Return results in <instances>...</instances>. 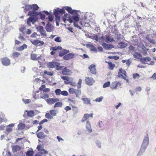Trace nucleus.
<instances>
[{
  "label": "nucleus",
  "instance_id": "nucleus-1",
  "mask_svg": "<svg viewBox=\"0 0 156 156\" xmlns=\"http://www.w3.org/2000/svg\"><path fill=\"white\" fill-rule=\"evenodd\" d=\"M149 143V139L148 134H147V136L144 137L143 143L140 149L137 154V156H141L143 154L148 146Z\"/></svg>",
  "mask_w": 156,
  "mask_h": 156
},
{
  "label": "nucleus",
  "instance_id": "nucleus-2",
  "mask_svg": "<svg viewBox=\"0 0 156 156\" xmlns=\"http://www.w3.org/2000/svg\"><path fill=\"white\" fill-rule=\"evenodd\" d=\"M87 19V17L85 15H84L82 18H80V23L81 26L86 27H89L90 26V23L88 22H87L85 21Z\"/></svg>",
  "mask_w": 156,
  "mask_h": 156
},
{
  "label": "nucleus",
  "instance_id": "nucleus-3",
  "mask_svg": "<svg viewBox=\"0 0 156 156\" xmlns=\"http://www.w3.org/2000/svg\"><path fill=\"white\" fill-rule=\"evenodd\" d=\"M71 18L73 20V22H74V26L79 29H81V27L78 25L77 23L79 20V18L78 15L72 16Z\"/></svg>",
  "mask_w": 156,
  "mask_h": 156
},
{
  "label": "nucleus",
  "instance_id": "nucleus-4",
  "mask_svg": "<svg viewBox=\"0 0 156 156\" xmlns=\"http://www.w3.org/2000/svg\"><path fill=\"white\" fill-rule=\"evenodd\" d=\"M101 42L102 43L105 42L107 43L112 42L113 40L111 36L106 35L105 37L102 36L101 37Z\"/></svg>",
  "mask_w": 156,
  "mask_h": 156
},
{
  "label": "nucleus",
  "instance_id": "nucleus-5",
  "mask_svg": "<svg viewBox=\"0 0 156 156\" xmlns=\"http://www.w3.org/2000/svg\"><path fill=\"white\" fill-rule=\"evenodd\" d=\"M121 86V83L119 82L115 81L112 82L110 85V88L113 90H116Z\"/></svg>",
  "mask_w": 156,
  "mask_h": 156
},
{
  "label": "nucleus",
  "instance_id": "nucleus-6",
  "mask_svg": "<svg viewBox=\"0 0 156 156\" xmlns=\"http://www.w3.org/2000/svg\"><path fill=\"white\" fill-rule=\"evenodd\" d=\"M32 43L37 47L41 46L44 44V42L38 40H32L30 41Z\"/></svg>",
  "mask_w": 156,
  "mask_h": 156
},
{
  "label": "nucleus",
  "instance_id": "nucleus-7",
  "mask_svg": "<svg viewBox=\"0 0 156 156\" xmlns=\"http://www.w3.org/2000/svg\"><path fill=\"white\" fill-rule=\"evenodd\" d=\"M65 9L72 15H78V11L76 10H72V8L69 6H65L64 7Z\"/></svg>",
  "mask_w": 156,
  "mask_h": 156
},
{
  "label": "nucleus",
  "instance_id": "nucleus-8",
  "mask_svg": "<svg viewBox=\"0 0 156 156\" xmlns=\"http://www.w3.org/2000/svg\"><path fill=\"white\" fill-rule=\"evenodd\" d=\"M2 64L4 66H8L10 65V60L7 57H5L1 59Z\"/></svg>",
  "mask_w": 156,
  "mask_h": 156
},
{
  "label": "nucleus",
  "instance_id": "nucleus-9",
  "mask_svg": "<svg viewBox=\"0 0 156 156\" xmlns=\"http://www.w3.org/2000/svg\"><path fill=\"white\" fill-rule=\"evenodd\" d=\"M85 81L86 83L88 85H92L95 82L94 80L91 77H86Z\"/></svg>",
  "mask_w": 156,
  "mask_h": 156
},
{
  "label": "nucleus",
  "instance_id": "nucleus-10",
  "mask_svg": "<svg viewBox=\"0 0 156 156\" xmlns=\"http://www.w3.org/2000/svg\"><path fill=\"white\" fill-rule=\"evenodd\" d=\"M69 17V15L66 13L64 14V16L62 18V20L64 22H66V20L68 21L70 23H73V20L71 18Z\"/></svg>",
  "mask_w": 156,
  "mask_h": 156
},
{
  "label": "nucleus",
  "instance_id": "nucleus-11",
  "mask_svg": "<svg viewBox=\"0 0 156 156\" xmlns=\"http://www.w3.org/2000/svg\"><path fill=\"white\" fill-rule=\"evenodd\" d=\"M75 57L74 54L72 53H69L64 55L63 58L66 60H71L73 58Z\"/></svg>",
  "mask_w": 156,
  "mask_h": 156
},
{
  "label": "nucleus",
  "instance_id": "nucleus-12",
  "mask_svg": "<svg viewBox=\"0 0 156 156\" xmlns=\"http://www.w3.org/2000/svg\"><path fill=\"white\" fill-rule=\"evenodd\" d=\"M93 39L96 40L100 43L101 42V35L100 34H93Z\"/></svg>",
  "mask_w": 156,
  "mask_h": 156
},
{
  "label": "nucleus",
  "instance_id": "nucleus-13",
  "mask_svg": "<svg viewBox=\"0 0 156 156\" xmlns=\"http://www.w3.org/2000/svg\"><path fill=\"white\" fill-rule=\"evenodd\" d=\"M59 99L58 98H49L46 100V102L49 104H52L55 102L59 101Z\"/></svg>",
  "mask_w": 156,
  "mask_h": 156
},
{
  "label": "nucleus",
  "instance_id": "nucleus-14",
  "mask_svg": "<svg viewBox=\"0 0 156 156\" xmlns=\"http://www.w3.org/2000/svg\"><path fill=\"white\" fill-rule=\"evenodd\" d=\"M54 28V26L49 23L47 24L45 27V29L48 32H51L52 31Z\"/></svg>",
  "mask_w": 156,
  "mask_h": 156
},
{
  "label": "nucleus",
  "instance_id": "nucleus-15",
  "mask_svg": "<svg viewBox=\"0 0 156 156\" xmlns=\"http://www.w3.org/2000/svg\"><path fill=\"white\" fill-rule=\"evenodd\" d=\"M62 73L65 75H71L72 73V72L70 70L65 67L62 70Z\"/></svg>",
  "mask_w": 156,
  "mask_h": 156
},
{
  "label": "nucleus",
  "instance_id": "nucleus-16",
  "mask_svg": "<svg viewBox=\"0 0 156 156\" xmlns=\"http://www.w3.org/2000/svg\"><path fill=\"white\" fill-rule=\"evenodd\" d=\"M88 68L90 70L91 73L94 75L96 74V70L95 65L92 64Z\"/></svg>",
  "mask_w": 156,
  "mask_h": 156
},
{
  "label": "nucleus",
  "instance_id": "nucleus-17",
  "mask_svg": "<svg viewBox=\"0 0 156 156\" xmlns=\"http://www.w3.org/2000/svg\"><path fill=\"white\" fill-rule=\"evenodd\" d=\"M60 64L59 63L56 62H49L48 64V66L50 68H55L56 66L58 65H60Z\"/></svg>",
  "mask_w": 156,
  "mask_h": 156
},
{
  "label": "nucleus",
  "instance_id": "nucleus-18",
  "mask_svg": "<svg viewBox=\"0 0 156 156\" xmlns=\"http://www.w3.org/2000/svg\"><path fill=\"white\" fill-rule=\"evenodd\" d=\"M103 47L106 50H110L114 48V46L110 44H108L106 43H104L102 44Z\"/></svg>",
  "mask_w": 156,
  "mask_h": 156
},
{
  "label": "nucleus",
  "instance_id": "nucleus-19",
  "mask_svg": "<svg viewBox=\"0 0 156 156\" xmlns=\"http://www.w3.org/2000/svg\"><path fill=\"white\" fill-rule=\"evenodd\" d=\"M36 20L32 16L30 17L27 20V24L29 26H31L30 22L32 24H34L36 22Z\"/></svg>",
  "mask_w": 156,
  "mask_h": 156
},
{
  "label": "nucleus",
  "instance_id": "nucleus-20",
  "mask_svg": "<svg viewBox=\"0 0 156 156\" xmlns=\"http://www.w3.org/2000/svg\"><path fill=\"white\" fill-rule=\"evenodd\" d=\"M87 46L88 48L91 51L97 52V50L95 47L92 44H87Z\"/></svg>",
  "mask_w": 156,
  "mask_h": 156
},
{
  "label": "nucleus",
  "instance_id": "nucleus-21",
  "mask_svg": "<svg viewBox=\"0 0 156 156\" xmlns=\"http://www.w3.org/2000/svg\"><path fill=\"white\" fill-rule=\"evenodd\" d=\"M31 59L33 60H37L39 59L41 57V55H39L37 56V55L35 54H31L30 55Z\"/></svg>",
  "mask_w": 156,
  "mask_h": 156
},
{
  "label": "nucleus",
  "instance_id": "nucleus-22",
  "mask_svg": "<svg viewBox=\"0 0 156 156\" xmlns=\"http://www.w3.org/2000/svg\"><path fill=\"white\" fill-rule=\"evenodd\" d=\"M132 54L133 55V57L136 59H139L141 58L142 57V55L140 54L136 51H134L132 53Z\"/></svg>",
  "mask_w": 156,
  "mask_h": 156
},
{
  "label": "nucleus",
  "instance_id": "nucleus-23",
  "mask_svg": "<svg viewBox=\"0 0 156 156\" xmlns=\"http://www.w3.org/2000/svg\"><path fill=\"white\" fill-rule=\"evenodd\" d=\"M28 15L32 16H34L38 15V12H36L35 10H33L28 12Z\"/></svg>",
  "mask_w": 156,
  "mask_h": 156
},
{
  "label": "nucleus",
  "instance_id": "nucleus-24",
  "mask_svg": "<svg viewBox=\"0 0 156 156\" xmlns=\"http://www.w3.org/2000/svg\"><path fill=\"white\" fill-rule=\"evenodd\" d=\"M86 128L88 132L91 133L92 132V129L91 127L90 123L88 121H87Z\"/></svg>",
  "mask_w": 156,
  "mask_h": 156
},
{
  "label": "nucleus",
  "instance_id": "nucleus-25",
  "mask_svg": "<svg viewBox=\"0 0 156 156\" xmlns=\"http://www.w3.org/2000/svg\"><path fill=\"white\" fill-rule=\"evenodd\" d=\"M25 112H27V115L29 117H32L34 115V111L33 110H31L29 111L28 110H26Z\"/></svg>",
  "mask_w": 156,
  "mask_h": 156
},
{
  "label": "nucleus",
  "instance_id": "nucleus-26",
  "mask_svg": "<svg viewBox=\"0 0 156 156\" xmlns=\"http://www.w3.org/2000/svg\"><path fill=\"white\" fill-rule=\"evenodd\" d=\"M37 136L39 138L42 139L46 136V135H44L43 132H40L37 134Z\"/></svg>",
  "mask_w": 156,
  "mask_h": 156
},
{
  "label": "nucleus",
  "instance_id": "nucleus-27",
  "mask_svg": "<svg viewBox=\"0 0 156 156\" xmlns=\"http://www.w3.org/2000/svg\"><path fill=\"white\" fill-rule=\"evenodd\" d=\"M32 7H33V6H32L31 5H26L25 6V9L24 10V12H26L32 9Z\"/></svg>",
  "mask_w": 156,
  "mask_h": 156
},
{
  "label": "nucleus",
  "instance_id": "nucleus-28",
  "mask_svg": "<svg viewBox=\"0 0 156 156\" xmlns=\"http://www.w3.org/2000/svg\"><path fill=\"white\" fill-rule=\"evenodd\" d=\"M20 149V147L18 145L14 146L12 147V150L13 152H16L19 151Z\"/></svg>",
  "mask_w": 156,
  "mask_h": 156
},
{
  "label": "nucleus",
  "instance_id": "nucleus-29",
  "mask_svg": "<svg viewBox=\"0 0 156 156\" xmlns=\"http://www.w3.org/2000/svg\"><path fill=\"white\" fill-rule=\"evenodd\" d=\"M126 45L127 44L125 43L121 42L119 43V47L121 48H125Z\"/></svg>",
  "mask_w": 156,
  "mask_h": 156
},
{
  "label": "nucleus",
  "instance_id": "nucleus-30",
  "mask_svg": "<svg viewBox=\"0 0 156 156\" xmlns=\"http://www.w3.org/2000/svg\"><path fill=\"white\" fill-rule=\"evenodd\" d=\"M62 103L61 102H56L54 106V108H55L57 107H62Z\"/></svg>",
  "mask_w": 156,
  "mask_h": 156
},
{
  "label": "nucleus",
  "instance_id": "nucleus-31",
  "mask_svg": "<svg viewBox=\"0 0 156 156\" xmlns=\"http://www.w3.org/2000/svg\"><path fill=\"white\" fill-rule=\"evenodd\" d=\"M25 125L24 123H20L18 125V127L19 129H22L25 127Z\"/></svg>",
  "mask_w": 156,
  "mask_h": 156
},
{
  "label": "nucleus",
  "instance_id": "nucleus-32",
  "mask_svg": "<svg viewBox=\"0 0 156 156\" xmlns=\"http://www.w3.org/2000/svg\"><path fill=\"white\" fill-rule=\"evenodd\" d=\"M34 153V151H28L26 153V155L27 156H33Z\"/></svg>",
  "mask_w": 156,
  "mask_h": 156
},
{
  "label": "nucleus",
  "instance_id": "nucleus-33",
  "mask_svg": "<svg viewBox=\"0 0 156 156\" xmlns=\"http://www.w3.org/2000/svg\"><path fill=\"white\" fill-rule=\"evenodd\" d=\"M82 100H83L84 102V103L86 104H90V101L89 99L88 98H82Z\"/></svg>",
  "mask_w": 156,
  "mask_h": 156
},
{
  "label": "nucleus",
  "instance_id": "nucleus-34",
  "mask_svg": "<svg viewBox=\"0 0 156 156\" xmlns=\"http://www.w3.org/2000/svg\"><path fill=\"white\" fill-rule=\"evenodd\" d=\"M119 73L120 74H122V75L124 74L125 76H126V72L124 70L122 69H119V71L118 73Z\"/></svg>",
  "mask_w": 156,
  "mask_h": 156
},
{
  "label": "nucleus",
  "instance_id": "nucleus-35",
  "mask_svg": "<svg viewBox=\"0 0 156 156\" xmlns=\"http://www.w3.org/2000/svg\"><path fill=\"white\" fill-rule=\"evenodd\" d=\"M33 7H32V9L34 10H37L38 9L39 7L36 4H34L31 5Z\"/></svg>",
  "mask_w": 156,
  "mask_h": 156
},
{
  "label": "nucleus",
  "instance_id": "nucleus-36",
  "mask_svg": "<svg viewBox=\"0 0 156 156\" xmlns=\"http://www.w3.org/2000/svg\"><path fill=\"white\" fill-rule=\"evenodd\" d=\"M82 82V80L81 79H80L79 80L77 84H76V86L78 89L80 88L81 87Z\"/></svg>",
  "mask_w": 156,
  "mask_h": 156
},
{
  "label": "nucleus",
  "instance_id": "nucleus-37",
  "mask_svg": "<svg viewBox=\"0 0 156 156\" xmlns=\"http://www.w3.org/2000/svg\"><path fill=\"white\" fill-rule=\"evenodd\" d=\"M118 77L119 78H123V79L126 80L127 82H128L129 80L128 79H126V77L122 75V74H120L119 73H118Z\"/></svg>",
  "mask_w": 156,
  "mask_h": 156
},
{
  "label": "nucleus",
  "instance_id": "nucleus-38",
  "mask_svg": "<svg viewBox=\"0 0 156 156\" xmlns=\"http://www.w3.org/2000/svg\"><path fill=\"white\" fill-rule=\"evenodd\" d=\"M81 93V90H76L75 92V94L76 96L77 97H78L80 95Z\"/></svg>",
  "mask_w": 156,
  "mask_h": 156
},
{
  "label": "nucleus",
  "instance_id": "nucleus-39",
  "mask_svg": "<svg viewBox=\"0 0 156 156\" xmlns=\"http://www.w3.org/2000/svg\"><path fill=\"white\" fill-rule=\"evenodd\" d=\"M45 116L47 119H52L53 118V116L48 113H46Z\"/></svg>",
  "mask_w": 156,
  "mask_h": 156
},
{
  "label": "nucleus",
  "instance_id": "nucleus-40",
  "mask_svg": "<svg viewBox=\"0 0 156 156\" xmlns=\"http://www.w3.org/2000/svg\"><path fill=\"white\" fill-rule=\"evenodd\" d=\"M49 112L50 114L53 116H55L57 113V112L55 110H51Z\"/></svg>",
  "mask_w": 156,
  "mask_h": 156
},
{
  "label": "nucleus",
  "instance_id": "nucleus-41",
  "mask_svg": "<svg viewBox=\"0 0 156 156\" xmlns=\"http://www.w3.org/2000/svg\"><path fill=\"white\" fill-rule=\"evenodd\" d=\"M44 73L45 74H46L49 76H52L53 75V73L51 72H48L45 70L44 71Z\"/></svg>",
  "mask_w": 156,
  "mask_h": 156
},
{
  "label": "nucleus",
  "instance_id": "nucleus-42",
  "mask_svg": "<svg viewBox=\"0 0 156 156\" xmlns=\"http://www.w3.org/2000/svg\"><path fill=\"white\" fill-rule=\"evenodd\" d=\"M76 89H75L73 88H70L69 89V92L70 94H75V92Z\"/></svg>",
  "mask_w": 156,
  "mask_h": 156
},
{
  "label": "nucleus",
  "instance_id": "nucleus-43",
  "mask_svg": "<svg viewBox=\"0 0 156 156\" xmlns=\"http://www.w3.org/2000/svg\"><path fill=\"white\" fill-rule=\"evenodd\" d=\"M140 77V75L137 73H134L133 75V78L134 79L137 78L138 79Z\"/></svg>",
  "mask_w": 156,
  "mask_h": 156
},
{
  "label": "nucleus",
  "instance_id": "nucleus-44",
  "mask_svg": "<svg viewBox=\"0 0 156 156\" xmlns=\"http://www.w3.org/2000/svg\"><path fill=\"white\" fill-rule=\"evenodd\" d=\"M110 82L109 81L105 83L103 85V87L104 88H106L108 87L109 86H110Z\"/></svg>",
  "mask_w": 156,
  "mask_h": 156
},
{
  "label": "nucleus",
  "instance_id": "nucleus-45",
  "mask_svg": "<svg viewBox=\"0 0 156 156\" xmlns=\"http://www.w3.org/2000/svg\"><path fill=\"white\" fill-rule=\"evenodd\" d=\"M39 15L42 20H44L45 18V15L42 14L41 12H38V15Z\"/></svg>",
  "mask_w": 156,
  "mask_h": 156
},
{
  "label": "nucleus",
  "instance_id": "nucleus-46",
  "mask_svg": "<svg viewBox=\"0 0 156 156\" xmlns=\"http://www.w3.org/2000/svg\"><path fill=\"white\" fill-rule=\"evenodd\" d=\"M108 63L109 67V69L111 70L113 69L115 67V65L111 62H109Z\"/></svg>",
  "mask_w": 156,
  "mask_h": 156
},
{
  "label": "nucleus",
  "instance_id": "nucleus-47",
  "mask_svg": "<svg viewBox=\"0 0 156 156\" xmlns=\"http://www.w3.org/2000/svg\"><path fill=\"white\" fill-rule=\"evenodd\" d=\"M61 90L60 89H58L55 90V93L57 95H59L61 94Z\"/></svg>",
  "mask_w": 156,
  "mask_h": 156
},
{
  "label": "nucleus",
  "instance_id": "nucleus-48",
  "mask_svg": "<svg viewBox=\"0 0 156 156\" xmlns=\"http://www.w3.org/2000/svg\"><path fill=\"white\" fill-rule=\"evenodd\" d=\"M20 55V53L19 52H15L13 53L12 55L14 58H16L18 57Z\"/></svg>",
  "mask_w": 156,
  "mask_h": 156
},
{
  "label": "nucleus",
  "instance_id": "nucleus-49",
  "mask_svg": "<svg viewBox=\"0 0 156 156\" xmlns=\"http://www.w3.org/2000/svg\"><path fill=\"white\" fill-rule=\"evenodd\" d=\"M54 41L58 42H62L61 38L59 37H57L55 38L54 39Z\"/></svg>",
  "mask_w": 156,
  "mask_h": 156
},
{
  "label": "nucleus",
  "instance_id": "nucleus-50",
  "mask_svg": "<svg viewBox=\"0 0 156 156\" xmlns=\"http://www.w3.org/2000/svg\"><path fill=\"white\" fill-rule=\"evenodd\" d=\"M36 29L38 31L40 32L44 29V28L42 26H39L36 28Z\"/></svg>",
  "mask_w": 156,
  "mask_h": 156
},
{
  "label": "nucleus",
  "instance_id": "nucleus-51",
  "mask_svg": "<svg viewBox=\"0 0 156 156\" xmlns=\"http://www.w3.org/2000/svg\"><path fill=\"white\" fill-rule=\"evenodd\" d=\"M54 14L55 16H58L59 14V11L57 9H55L54 10Z\"/></svg>",
  "mask_w": 156,
  "mask_h": 156
},
{
  "label": "nucleus",
  "instance_id": "nucleus-52",
  "mask_svg": "<svg viewBox=\"0 0 156 156\" xmlns=\"http://www.w3.org/2000/svg\"><path fill=\"white\" fill-rule=\"evenodd\" d=\"M61 78L63 80L69 81V77L67 76H62Z\"/></svg>",
  "mask_w": 156,
  "mask_h": 156
},
{
  "label": "nucleus",
  "instance_id": "nucleus-53",
  "mask_svg": "<svg viewBox=\"0 0 156 156\" xmlns=\"http://www.w3.org/2000/svg\"><path fill=\"white\" fill-rule=\"evenodd\" d=\"M64 9H59V8H57V9L58 10L59 13L63 14L65 12V11L64 10Z\"/></svg>",
  "mask_w": 156,
  "mask_h": 156
},
{
  "label": "nucleus",
  "instance_id": "nucleus-54",
  "mask_svg": "<svg viewBox=\"0 0 156 156\" xmlns=\"http://www.w3.org/2000/svg\"><path fill=\"white\" fill-rule=\"evenodd\" d=\"M97 146L99 148H101V142L99 141H96L95 142Z\"/></svg>",
  "mask_w": 156,
  "mask_h": 156
},
{
  "label": "nucleus",
  "instance_id": "nucleus-55",
  "mask_svg": "<svg viewBox=\"0 0 156 156\" xmlns=\"http://www.w3.org/2000/svg\"><path fill=\"white\" fill-rule=\"evenodd\" d=\"M61 94L63 96H67L68 94V93L66 91L63 90L61 92Z\"/></svg>",
  "mask_w": 156,
  "mask_h": 156
},
{
  "label": "nucleus",
  "instance_id": "nucleus-56",
  "mask_svg": "<svg viewBox=\"0 0 156 156\" xmlns=\"http://www.w3.org/2000/svg\"><path fill=\"white\" fill-rule=\"evenodd\" d=\"M41 31V32H40V33H41V35L44 36L45 37L47 36V34H46L45 31L44 30V29Z\"/></svg>",
  "mask_w": 156,
  "mask_h": 156
},
{
  "label": "nucleus",
  "instance_id": "nucleus-57",
  "mask_svg": "<svg viewBox=\"0 0 156 156\" xmlns=\"http://www.w3.org/2000/svg\"><path fill=\"white\" fill-rule=\"evenodd\" d=\"M22 100L23 101L25 104L29 103L31 101V100L29 99H27L25 100L24 99H23Z\"/></svg>",
  "mask_w": 156,
  "mask_h": 156
},
{
  "label": "nucleus",
  "instance_id": "nucleus-58",
  "mask_svg": "<svg viewBox=\"0 0 156 156\" xmlns=\"http://www.w3.org/2000/svg\"><path fill=\"white\" fill-rule=\"evenodd\" d=\"M140 62L142 63H145L144 62L146 61V59L145 57H143L141 58L140 60Z\"/></svg>",
  "mask_w": 156,
  "mask_h": 156
},
{
  "label": "nucleus",
  "instance_id": "nucleus-59",
  "mask_svg": "<svg viewBox=\"0 0 156 156\" xmlns=\"http://www.w3.org/2000/svg\"><path fill=\"white\" fill-rule=\"evenodd\" d=\"M62 51L63 52L64 55L69 53V50H67L65 49H63L62 50Z\"/></svg>",
  "mask_w": 156,
  "mask_h": 156
},
{
  "label": "nucleus",
  "instance_id": "nucleus-60",
  "mask_svg": "<svg viewBox=\"0 0 156 156\" xmlns=\"http://www.w3.org/2000/svg\"><path fill=\"white\" fill-rule=\"evenodd\" d=\"M45 87V85H42L39 88V89L40 90L43 91V90H44Z\"/></svg>",
  "mask_w": 156,
  "mask_h": 156
},
{
  "label": "nucleus",
  "instance_id": "nucleus-61",
  "mask_svg": "<svg viewBox=\"0 0 156 156\" xmlns=\"http://www.w3.org/2000/svg\"><path fill=\"white\" fill-rule=\"evenodd\" d=\"M150 79H152L154 80L156 79V73H154L150 77Z\"/></svg>",
  "mask_w": 156,
  "mask_h": 156
},
{
  "label": "nucleus",
  "instance_id": "nucleus-62",
  "mask_svg": "<svg viewBox=\"0 0 156 156\" xmlns=\"http://www.w3.org/2000/svg\"><path fill=\"white\" fill-rule=\"evenodd\" d=\"M48 121V120L46 119H43V120H42V121H41L39 123V124L40 125H41L43 123H44L45 122H47Z\"/></svg>",
  "mask_w": 156,
  "mask_h": 156
},
{
  "label": "nucleus",
  "instance_id": "nucleus-63",
  "mask_svg": "<svg viewBox=\"0 0 156 156\" xmlns=\"http://www.w3.org/2000/svg\"><path fill=\"white\" fill-rule=\"evenodd\" d=\"M59 65H58V66H56L55 68L57 70H61L62 69V68L63 67V66H60Z\"/></svg>",
  "mask_w": 156,
  "mask_h": 156
},
{
  "label": "nucleus",
  "instance_id": "nucleus-64",
  "mask_svg": "<svg viewBox=\"0 0 156 156\" xmlns=\"http://www.w3.org/2000/svg\"><path fill=\"white\" fill-rule=\"evenodd\" d=\"M43 155V152L39 151L34 156H42Z\"/></svg>",
  "mask_w": 156,
  "mask_h": 156
}]
</instances>
